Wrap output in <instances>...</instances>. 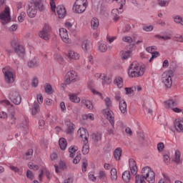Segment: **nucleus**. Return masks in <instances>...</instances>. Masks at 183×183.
Returning <instances> with one entry per match:
<instances>
[{
	"label": "nucleus",
	"mask_w": 183,
	"mask_h": 183,
	"mask_svg": "<svg viewBox=\"0 0 183 183\" xmlns=\"http://www.w3.org/2000/svg\"><path fill=\"white\" fill-rule=\"evenodd\" d=\"M129 76L130 78H138L145 74V66H139L137 62H132L128 69Z\"/></svg>",
	"instance_id": "nucleus-1"
},
{
	"label": "nucleus",
	"mask_w": 183,
	"mask_h": 183,
	"mask_svg": "<svg viewBox=\"0 0 183 183\" xmlns=\"http://www.w3.org/2000/svg\"><path fill=\"white\" fill-rule=\"evenodd\" d=\"M38 9L40 12H42V11H44L45 9V6H44V4H42L41 1H36L34 3H31L27 9L28 16L29 18H35Z\"/></svg>",
	"instance_id": "nucleus-2"
},
{
	"label": "nucleus",
	"mask_w": 183,
	"mask_h": 183,
	"mask_svg": "<svg viewBox=\"0 0 183 183\" xmlns=\"http://www.w3.org/2000/svg\"><path fill=\"white\" fill-rule=\"evenodd\" d=\"M87 0H76L73 6V11L75 14H83L88 6Z\"/></svg>",
	"instance_id": "nucleus-3"
},
{
	"label": "nucleus",
	"mask_w": 183,
	"mask_h": 183,
	"mask_svg": "<svg viewBox=\"0 0 183 183\" xmlns=\"http://www.w3.org/2000/svg\"><path fill=\"white\" fill-rule=\"evenodd\" d=\"M172 76H174V71L169 70L162 74V81L166 88L172 86Z\"/></svg>",
	"instance_id": "nucleus-4"
},
{
	"label": "nucleus",
	"mask_w": 183,
	"mask_h": 183,
	"mask_svg": "<svg viewBox=\"0 0 183 183\" xmlns=\"http://www.w3.org/2000/svg\"><path fill=\"white\" fill-rule=\"evenodd\" d=\"M12 48L14 49V52L21 56V55H25V48L22 45L18 44L16 40H13L11 43Z\"/></svg>",
	"instance_id": "nucleus-5"
},
{
	"label": "nucleus",
	"mask_w": 183,
	"mask_h": 183,
	"mask_svg": "<svg viewBox=\"0 0 183 183\" xmlns=\"http://www.w3.org/2000/svg\"><path fill=\"white\" fill-rule=\"evenodd\" d=\"M9 97V99L13 104H15V105H19L21 102H22V97H21V95L16 91L11 92Z\"/></svg>",
	"instance_id": "nucleus-6"
},
{
	"label": "nucleus",
	"mask_w": 183,
	"mask_h": 183,
	"mask_svg": "<svg viewBox=\"0 0 183 183\" xmlns=\"http://www.w3.org/2000/svg\"><path fill=\"white\" fill-rule=\"evenodd\" d=\"M0 19L2 21V24H8L11 22V11L9 7L6 6L4 11V13L0 14Z\"/></svg>",
	"instance_id": "nucleus-7"
},
{
	"label": "nucleus",
	"mask_w": 183,
	"mask_h": 183,
	"mask_svg": "<svg viewBox=\"0 0 183 183\" xmlns=\"http://www.w3.org/2000/svg\"><path fill=\"white\" fill-rule=\"evenodd\" d=\"M83 132L85 134H81L80 137L81 138H84L85 139L84 144L85 145L83 146L82 152L84 155H86L89 153V147L86 146V144H88V137H89V134H88V131L86 129H82Z\"/></svg>",
	"instance_id": "nucleus-8"
},
{
	"label": "nucleus",
	"mask_w": 183,
	"mask_h": 183,
	"mask_svg": "<svg viewBox=\"0 0 183 183\" xmlns=\"http://www.w3.org/2000/svg\"><path fill=\"white\" fill-rule=\"evenodd\" d=\"M51 31V26L48 24H45L43 30L39 32V36L44 41H49V36L48 33Z\"/></svg>",
	"instance_id": "nucleus-9"
},
{
	"label": "nucleus",
	"mask_w": 183,
	"mask_h": 183,
	"mask_svg": "<svg viewBox=\"0 0 183 183\" xmlns=\"http://www.w3.org/2000/svg\"><path fill=\"white\" fill-rule=\"evenodd\" d=\"M76 76H78V74L75 71L71 70L70 71H68L64 77L66 79V84H71V82H75V81H76Z\"/></svg>",
	"instance_id": "nucleus-10"
},
{
	"label": "nucleus",
	"mask_w": 183,
	"mask_h": 183,
	"mask_svg": "<svg viewBox=\"0 0 183 183\" xmlns=\"http://www.w3.org/2000/svg\"><path fill=\"white\" fill-rule=\"evenodd\" d=\"M2 72L4 74V79L7 84H12L15 79H14V73L6 68L2 69Z\"/></svg>",
	"instance_id": "nucleus-11"
},
{
	"label": "nucleus",
	"mask_w": 183,
	"mask_h": 183,
	"mask_svg": "<svg viewBox=\"0 0 183 183\" xmlns=\"http://www.w3.org/2000/svg\"><path fill=\"white\" fill-rule=\"evenodd\" d=\"M105 115H107V119H109V123L111 124L112 128H114L115 127V122L114 119L115 118L112 116L114 115V112L111 110L109 108H107L106 109L104 110Z\"/></svg>",
	"instance_id": "nucleus-12"
},
{
	"label": "nucleus",
	"mask_w": 183,
	"mask_h": 183,
	"mask_svg": "<svg viewBox=\"0 0 183 183\" xmlns=\"http://www.w3.org/2000/svg\"><path fill=\"white\" fill-rule=\"evenodd\" d=\"M129 164L131 173L133 175H137V174H138V167H137V162L135 160H134V159H130L129 160Z\"/></svg>",
	"instance_id": "nucleus-13"
},
{
	"label": "nucleus",
	"mask_w": 183,
	"mask_h": 183,
	"mask_svg": "<svg viewBox=\"0 0 183 183\" xmlns=\"http://www.w3.org/2000/svg\"><path fill=\"white\" fill-rule=\"evenodd\" d=\"M64 122L67 127V129L66 132V134H74V131L75 129V124L71 122V120L69 119H66Z\"/></svg>",
	"instance_id": "nucleus-14"
},
{
	"label": "nucleus",
	"mask_w": 183,
	"mask_h": 183,
	"mask_svg": "<svg viewBox=\"0 0 183 183\" xmlns=\"http://www.w3.org/2000/svg\"><path fill=\"white\" fill-rule=\"evenodd\" d=\"M56 12L59 18L61 19L65 18V16L66 15V9H65V6L62 5H59L56 6Z\"/></svg>",
	"instance_id": "nucleus-15"
},
{
	"label": "nucleus",
	"mask_w": 183,
	"mask_h": 183,
	"mask_svg": "<svg viewBox=\"0 0 183 183\" xmlns=\"http://www.w3.org/2000/svg\"><path fill=\"white\" fill-rule=\"evenodd\" d=\"M174 125L177 132H183V121L180 119H176L174 122Z\"/></svg>",
	"instance_id": "nucleus-16"
},
{
	"label": "nucleus",
	"mask_w": 183,
	"mask_h": 183,
	"mask_svg": "<svg viewBox=\"0 0 183 183\" xmlns=\"http://www.w3.org/2000/svg\"><path fill=\"white\" fill-rule=\"evenodd\" d=\"M119 109L122 114L127 115V102L125 100L119 102Z\"/></svg>",
	"instance_id": "nucleus-17"
},
{
	"label": "nucleus",
	"mask_w": 183,
	"mask_h": 183,
	"mask_svg": "<svg viewBox=\"0 0 183 183\" xmlns=\"http://www.w3.org/2000/svg\"><path fill=\"white\" fill-rule=\"evenodd\" d=\"M165 108L167 109L169 108H174V107H177V104L174 99H169L164 102Z\"/></svg>",
	"instance_id": "nucleus-18"
},
{
	"label": "nucleus",
	"mask_w": 183,
	"mask_h": 183,
	"mask_svg": "<svg viewBox=\"0 0 183 183\" xmlns=\"http://www.w3.org/2000/svg\"><path fill=\"white\" fill-rule=\"evenodd\" d=\"M59 145L62 151H65V149H66V145H68L66 139L64 137L60 138L59 140Z\"/></svg>",
	"instance_id": "nucleus-19"
},
{
	"label": "nucleus",
	"mask_w": 183,
	"mask_h": 183,
	"mask_svg": "<svg viewBox=\"0 0 183 183\" xmlns=\"http://www.w3.org/2000/svg\"><path fill=\"white\" fill-rule=\"evenodd\" d=\"M67 56L70 58V59H75L76 61L79 59V54L72 50L69 51Z\"/></svg>",
	"instance_id": "nucleus-20"
},
{
	"label": "nucleus",
	"mask_w": 183,
	"mask_h": 183,
	"mask_svg": "<svg viewBox=\"0 0 183 183\" xmlns=\"http://www.w3.org/2000/svg\"><path fill=\"white\" fill-rule=\"evenodd\" d=\"M122 179L124 181V182H129L131 181V172L127 170L122 174Z\"/></svg>",
	"instance_id": "nucleus-21"
},
{
	"label": "nucleus",
	"mask_w": 183,
	"mask_h": 183,
	"mask_svg": "<svg viewBox=\"0 0 183 183\" xmlns=\"http://www.w3.org/2000/svg\"><path fill=\"white\" fill-rule=\"evenodd\" d=\"M114 155L116 161H119L121 159V155H122V149L121 147L117 148L114 150Z\"/></svg>",
	"instance_id": "nucleus-22"
},
{
	"label": "nucleus",
	"mask_w": 183,
	"mask_h": 183,
	"mask_svg": "<svg viewBox=\"0 0 183 183\" xmlns=\"http://www.w3.org/2000/svg\"><path fill=\"white\" fill-rule=\"evenodd\" d=\"M92 139H93L94 142H99L102 139V134L99 132H95L92 134Z\"/></svg>",
	"instance_id": "nucleus-23"
},
{
	"label": "nucleus",
	"mask_w": 183,
	"mask_h": 183,
	"mask_svg": "<svg viewBox=\"0 0 183 183\" xmlns=\"http://www.w3.org/2000/svg\"><path fill=\"white\" fill-rule=\"evenodd\" d=\"M114 84L117 85L118 88H122L124 86V79L121 76L116 77Z\"/></svg>",
	"instance_id": "nucleus-24"
},
{
	"label": "nucleus",
	"mask_w": 183,
	"mask_h": 183,
	"mask_svg": "<svg viewBox=\"0 0 183 183\" xmlns=\"http://www.w3.org/2000/svg\"><path fill=\"white\" fill-rule=\"evenodd\" d=\"M91 26L93 29H97L99 26V20L97 17H94L91 20Z\"/></svg>",
	"instance_id": "nucleus-25"
},
{
	"label": "nucleus",
	"mask_w": 183,
	"mask_h": 183,
	"mask_svg": "<svg viewBox=\"0 0 183 183\" xmlns=\"http://www.w3.org/2000/svg\"><path fill=\"white\" fill-rule=\"evenodd\" d=\"M149 183H154L155 182V172L150 170L147 179H146Z\"/></svg>",
	"instance_id": "nucleus-26"
},
{
	"label": "nucleus",
	"mask_w": 183,
	"mask_h": 183,
	"mask_svg": "<svg viewBox=\"0 0 183 183\" xmlns=\"http://www.w3.org/2000/svg\"><path fill=\"white\" fill-rule=\"evenodd\" d=\"M152 170L149 167H145L142 169V174L143 177H145V179H148L149 173Z\"/></svg>",
	"instance_id": "nucleus-27"
},
{
	"label": "nucleus",
	"mask_w": 183,
	"mask_h": 183,
	"mask_svg": "<svg viewBox=\"0 0 183 183\" xmlns=\"http://www.w3.org/2000/svg\"><path fill=\"white\" fill-rule=\"evenodd\" d=\"M112 16L115 22L119 19V11L117 9L112 10Z\"/></svg>",
	"instance_id": "nucleus-28"
},
{
	"label": "nucleus",
	"mask_w": 183,
	"mask_h": 183,
	"mask_svg": "<svg viewBox=\"0 0 183 183\" xmlns=\"http://www.w3.org/2000/svg\"><path fill=\"white\" fill-rule=\"evenodd\" d=\"M29 68H36L39 65V63L36 61V59L29 60L27 64Z\"/></svg>",
	"instance_id": "nucleus-29"
},
{
	"label": "nucleus",
	"mask_w": 183,
	"mask_h": 183,
	"mask_svg": "<svg viewBox=\"0 0 183 183\" xmlns=\"http://www.w3.org/2000/svg\"><path fill=\"white\" fill-rule=\"evenodd\" d=\"M91 41L89 40H84L81 43V48L84 49V52H87L88 49H89V45Z\"/></svg>",
	"instance_id": "nucleus-30"
},
{
	"label": "nucleus",
	"mask_w": 183,
	"mask_h": 183,
	"mask_svg": "<svg viewBox=\"0 0 183 183\" xmlns=\"http://www.w3.org/2000/svg\"><path fill=\"white\" fill-rule=\"evenodd\" d=\"M81 104H84L88 109H94V105L92 104V102L86 99H82Z\"/></svg>",
	"instance_id": "nucleus-31"
},
{
	"label": "nucleus",
	"mask_w": 183,
	"mask_h": 183,
	"mask_svg": "<svg viewBox=\"0 0 183 183\" xmlns=\"http://www.w3.org/2000/svg\"><path fill=\"white\" fill-rule=\"evenodd\" d=\"M120 55L122 59H128L129 56H131V51H121Z\"/></svg>",
	"instance_id": "nucleus-32"
},
{
	"label": "nucleus",
	"mask_w": 183,
	"mask_h": 183,
	"mask_svg": "<svg viewBox=\"0 0 183 183\" xmlns=\"http://www.w3.org/2000/svg\"><path fill=\"white\" fill-rule=\"evenodd\" d=\"M78 151V147H75L74 146H71L69 148V152L70 154V158H74L75 157V153Z\"/></svg>",
	"instance_id": "nucleus-33"
},
{
	"label": "nucleus",
	"mask_w": 183,
	"mask_h": 183,
	"mask_svg": "<svg viewBox=\"0 0 183 183\" xmlns=\"http://www.w3.org/2000/svg\"><path fill=\"white\" fill-rule=\"evenodd\" d=\"M44 91L46 94H48V95H51V94H54V90L52 89V86L49 84H46L44 86Z\"/></svg>",
	"instance_id": "nucleus-34"
},
{
	"label": "nucleus",
	"mask_w": 183,
	"mask_h": 183,
	"mask_svg": "<svg viewBox=\"0 0 183 183\" xmlns=\"http://www.w3.org/2000/svg\"><path fill=\"white\" fill-rule=\"evenodd\" d=\"M135 183H147L145 182V177H143L141 174H137L135 177Z\"/></svg>",
	"instance_id": "nucleus-35"
},
{
	"label": "nucleus",
	"mask_w": 183,
	"mask_h": 183,
	"mask_svg": "<svg viewBox=\"0 0 183 183\" xmlns=\"http://www.w3.org/2000/svg\"><path fill=\"white\" fill-rule=\"evenodd\" d=\"M69 99L71 101V102H75L76 104H78L79 102H81V99L76 96V94H71L69 96Z\"/></svg>",
	"instance_id": "nucleus-36"
},
{
	"label": "nucleus",
	"mask_w": 183,
	"mask_h": 183,
	"mask_svg": "<svg viewBox=\"0 0 183 183\" xmlns=\"http://www.w3.org/2000/svg\"><path fill=\"white\" fill-rule=\"evenodd\" d=\"M111 179H112V181H116V179H118L117 169L115 168L111 169Z\"/></svg>",
	"instance_id": "nucleus-37"
},
{
	"label": "nucleus",
	"mask_w": 183,
	"mask_h": 183,
	"mask_svg": "<svg viewBox=\"0 0 183 183\" xmlns=\"http://www.w3.org/2000/svg\"><path fill=\"white\" fill-rule=\"evenodd\" d=\"M86 168H88V160L86 159H83L81 166L82 172H86Z\"/></svg>",
	"instance_id": "nucleus-38"
},
{
	"label": "nucleus",
	"mask_w": 183,
	"mask_h": 183,
	"mask_svg": "<svg viewBox=\"0 0 183 183\" xmlns=\"http://www.w3.org/2000/svg\"><path fill=\"white\" fill-rule=\"evenodd\" d=\"M32 155H34V149H29L25 154L26 159H31Z\"/></svg>",
	"instance_id": "nucleus-39"
},
{
	"label": "nucleus",
	"mask_w": 183,
	"mask_h": 183,
	"mask_svg": "<svg viewBox=\"0 0 183 183\" xmlns=\"http://www.w3.org/2000/svg\"><path fill=\"white\" fill-rule=\"evenodd\" d=\"M181 152L179 150H177L175 152V159L174 162H176L177 164H179L181 162Z\"/></svg>",
	"instance_id": "nucleus-40"
},
{
	"label": "nucleus",
	"mask_w": 183,
	"mask_h": 183,
	"mask_svg": "<svg viewBox=\"0 0 183 183\" xmlns=\"http://www.w3.org/2000/svg\"><path fill=\"white\" fill-rule=\"evenodd\" d=\"M82 119L84 121H86L87 119H90L91 121H94V114H84L82 116Z\"/></svg>",
	"instance_id": "nucleus-41"
},
{
	"label": "nucleus",
	"mask_w": 183,
	"mask_h": 183,
	"mask_svg": "<svg viewBox=\"0 0 183 183\" xmlns=\"http://www.w3.org/2000/svg\"><path fill=\"white\" fill-rule=\"evenodd\" d=\"M102 80H103V85L105 84H111L112 81V78L110 76H104L102 77Z\"/></svg>",
	"instance_id": "nucleus-42"
},
{
	"label": "nucleus",
	"mask_w": 183,
	"mask_h": 183,
	"mask_svg": "<svg viewBox=\"0 0 183 183\" xmlns=\"http://www.w3.org/2000/svg\"><path fill=\"white\" fill-rule=\"evenodd\" d=\"M60 36L62 41L66 44H68V42H69V39L68 38V33H64V34L60 33Z\"/></svg>",
	"instance_id": "nucleus-43"
},
{
	"label": "nucleus",
	"mask_w": 183,
	"mask_h": 183,
	"mask_svg": "<svg viewBox=\"0 0 183 183\" xmlns=\"http://www.w3.org/2000/svg\"><path fill=\"white\" fill-rule=\"evenodd\" d=\"M28 167L30 169H33V171H38V169H39V167L38 165H36L31 162L28 163Z\"/></svg>",
	"instance_id": "nucleus-44"
},
{
	"label": "nucleus",
	"mask_w": 183,
	"mask_h": 183,
	"mask_svg": "<svg viewBox=\"0 0 183 183\" xmlns=\"http://www.w3.org/2000/svg\"><path fill=\"white\" fill-rule=\"evenodd\" d=\"M81 161V152H77L76 156L73 159V164H78Z\"/></svg>",
	"instance_id": "nucleus-45"
},
{
	"label": "nucleus",
	"mask_w": 183,
	"mask_h": 183,
	"mask_svg": "<svg viewBox=\"0 0 183 183\" xmlns=\"http://www.w3.org/2000/svg\"><path fill=\"white\" fill-rule=\"evenodd\" d=\"M25 16H26V13L21 11L20 15L18 16L19 22H24V21H25Z\"/></svg>",
	"instance_id": "nucleus-46"
},
{
	"label": "nucleus",
	"mask_w": 183,
	"mask_h": 183,
	"mask_svg": "<svg viewBox=\"0 0 183 183\" xmlns=\"http://www.w3.org/2000/svg\"><path fill=\"white\" fill-rule=\"evenodd\" d=\"M99 49L101 52H107L108 46L105 44H101L99 46Z\"/></svg>",
	"instance_id": "nucleus-47"
},
{
	"label": "nucleus",
	"mask_w": 183,
	"mask_h": 183,
	"mask_svg": "<svg viewBox=\"0 0 183 183\" xmlns=\"http://www.w3.org/2000/svg\"><path fill=\"white\" fill-rule=\"evenodd\" d=\"M126 91V95H129V94H134L135 89L134 87H126L124 88Z\"/></svg>",
	"instance_id": "nucleus-48"
},
{
	"label": "nucleus",
	"mask_w": 183,
	"mask_h": 183,
	"mask_svg": "<svg viewBox=\"0 0 183 183\" xmlns=\"http://www.w3.org/2000/svg\"><path fill=\"white\" fill-rule=\"evenodd\" d=\"M174 22L180 24V25H183V18L179 16H177L174 17Z\"/></svg>",
	"instance_id": "nucleus-49"
},
{
	"label": "nucleus",
	"mask_w": 183,
	"mask_h": 183,
	"mask_svg": "<svg viewBox=\"0 0 183 183\" xmlns=\"http://www.w3.org/2000/svg\"><path fill=\"white\" fill-rule=\"evenodd\" d=\"M29 124V122H28V120L25 119L24 121H23L22 124H21V128H23L26 132V131H28V124Z\"/></svg>",
	"instance_id": "nucleus-50"
},
{
	"label": "nucleus",
	"mask_w": 183,
	"mask_h": 183,
	"mask_svg": "<svg viewBox=\"0 0 183 183\" xmlns=\"http://www.w3.org/2000/svg\"><path fill=\"white\" fill-rule=\"evenodd\" d=\"M164 148H165L164 143L159 142L157 144V151H159V152H162V151H164Z\"/></svg>",
	"instance_id": "nucleus-51"
},
{
	"label": "nucleus",
	"mask_w": 183,
	"mask_h": 183,
	"mask_svg": "<svg viewBox=\"0 0 183 183\" xmlns=\"http://www.w3.org/2000/svg\"><path fill=\"white\" fill-rule=\"evenodd\" d=\"M26 175L29 179H31V181L34 179V173H32L31 170H27Z\"/></svg>",
	"instance_id": "nucleus-52"
},
{
	"label": "nucleus",
	"mask_w": 183,
	"mask_h": 183,
	"mask_svg": "<svg viewBox=\"0 0 183 183\" xmlns=\"http://www.w3.org/2000/svg\"><path fill=\"white\" fill-rule=\"evenodd\" d=\"M50 6L52 12H55L56 9V5L55 4V0H50Z\"/></svg>",
	"instance_id": "nucleus-53"
},
{
	"label": "nucleus",
	"mask_w": 183,
	"mask_h": 183,
	"mask_svg": "<svg viewBox=\"0 0 183 183\" xmlns=\"http://www.w3.org/2000/svg\"><path fill=\"white\" fill-rule=\"evenodd\" d=\"M159 6H167L168 5V1L167 0H158Z\"/></svg>",
	"instance_id": "nucleus-54"
},
{
	"label": "nucleus",
	"mask_w": 183,
	"mask_h": 183,
	"mask_svg": "<svg viewBox=\"0 0 183 183\" xmlns=\"http://www.w3.org/2000/svg\"><path fill=\"white\" fill-rule=\"evenodd\" d=\"M163 159L165 164H169V162L171 161V158H169V156L168 154H164Z\"/></svg>",
	"instance_id": "nucleus-55"
},
{
	"label": "nucleus",
	"mask_w": 183,
	"mask_h": 183,
	"mask_svg": "<svg viewBox=\"0 0 183 183\" xmlns=\"http://www.w3.org/2000/svg\"><path fill=\"white\" fill-rule=\"evenodd\" d=\"M122 39L124 42H128L129 44H132V42H134V40H132L131 36H125Z\"/></svg>",
	"instance_id": "nucleus-56"
},
{
	"label": "nucleus",
	"mask_w": 183,
	"mask_h": 183,
	"mask_svg": "<svg viewBox=\"0 0 183 183\" xmlns=\"http://www.w3.org/2000/svg\"><path fill=\"white\" fill-rule=\"evenodd\" d=\"M39 81H38V78L34 77L32 80V83L31 85L32 86H34V88H36V86H38V84H39Z\"/></svg>",
	"instance_id": "nucleus-57"
},
{
	"label": "nucleus",
	"mask_w": 183,
	"mask_h": 183,
	"mask_svg": "<svg viewBox=\"0 0 183 183\" xmlns=\"http://www.w3.org/2000/svg\"><path fill=\"white\" fill-rule=\"evenodd\" d=\"M106 106L107 107V108H109V107H111L112 105V102H111V99L109 97H106V99H104Z\"/></svg>",
	"instance_id": "nucleus-58"
},
{
	"label": "nucleus",
	"mask_w": 183,
	"mask_h": 183,
	"mask_svg": "<svg viewBox=\"0 0 183 183\" xmlns=\"http://www.w3.org/2000/svg\"><path fill=\"white\" fill-rule=\"evenodd\" d=\"M154 29V26H143V30L146 31V32H149Z\"/></svg>",
	"instance_id": "nucleus-59"
},
{
	"label": "nucleus",
	"mask_w": 183,
	"mask_h": 183,
	"mask_svg": "<svg viewBox=\"0 0 183 183\" xmlns=\"http://www.w3.org/2000/svg\"><path fill=\"white\" fill-rule=\"evenodd\" d=\"M36 98L39 104H42V102H44V97H42V94H37Z\"/></svg>",
	"instance_id": "nucleus-60"
},
{
	"label": "nucleus",
	"mask_w": 183,
	"mask_h": 183,
	"mask_svg": "<svg viewBox=\"0 0 183 183\" xmlns=\"http://www.w3.org/2000/svg\"><path fill=\"white\" fill-rule=\"evenodd\" d=\"M10 118L11 119V124H15V121L16 119L15 118V114H14V112H12L11 113Z\"/></svg>",
	"instance_id": "nucleus-61"
},
{
	"label": "nucleus",
	"mask_w": 183,
	"mask_h": 183,
	"mask_svg": "<svg viewBox=\"0 0 183 183\" xmlns=\"http://www.w3.org/2000/svg\"><path fill=\"white\" fill-rule=\"evenodd\" d=\"M116 101H118V102H121V94L119 93H115V97H114Z\"/></svg>",
	"instance_id": "nucleus-62"
},
{
	"label": "nucleus",
	"mask_w": 183,
	"mask_h": 183,
	"mask_svg": "<svg viewBox=\"0 0 183 183\" xmlns=\"http://www.w3.org/2000/svg\"><path fill=\"white\" fill-rule=\"evenodd\" d=\"M152 56L154 58H158V56H159V52L158 51H153L152 53Z\"/></svg>",
	"instance_id": "nucleus-63"
},
{
	"label": "nucleus",
	"mask_w": 183,
	"mask_h": 183,
	"mask_svg": "<svg viewBox=\"0 0 183 183\" xmlns=\"http://www.w3.org/2000/svg\"><path fill=\"white\" fill-rule=\"evenodd\" d=\"M74 182V179L72 177H69L68 179H66L64 180V183H73Z\"/></svg>",
	"instance_id": "nucleus-64"
}]
</instances>
